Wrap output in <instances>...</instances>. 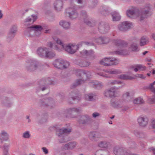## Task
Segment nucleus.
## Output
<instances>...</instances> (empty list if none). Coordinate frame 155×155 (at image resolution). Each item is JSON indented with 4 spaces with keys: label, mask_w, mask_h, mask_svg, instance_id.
Instances as JSON below:
<instances>
[{
    "label": "nucleus",
    "mask_w": 155,
    "mask_h": 155,
    "mask_svg": "<svg viewBox=\"0 0 155 155\" xmlns=\"http://www.w3.org/2000/svg\"><path fill=\"white\" fill-rule=\"evenodd\" d=\"M110 92V97H115L117 94V91L115 88L114 87L110 88L109 89Z\"/></svg>",
    "instance_id": "obj_39"
},
{
    "label": "nucleus",
    "mask_w": 155,
    "mask_h": 155,
    "mask_svg": "<svg viewBox=\"0 0 155 155\" xmlns=\"http://www.w3.org/2000/svg\"><path fill=\"white\" fill-rule=\"evenodd\" d=\"M113 44L119 48H123L127 45V43L124 41L120 39H115L112 40Z\"/></svg>",
    "instance_id": "obj_14"
},
{
    "label": "nucleus",
    "mask_w": 155,
    "mask_h": 155,
    "mask_svg": "<svg viewBox=\"0 0 155 155\" xmlns=\"http://www.w3.org/2000/svg\"><path fill=\"white\" fill-rule=\"evenodd\" d=\"M58 125H55L54 126L51 127L50 129L51 130H56L57 133L59 134L58 136H60V135L68 134L71 131V129H70L64 128L58 129Z\"/></svg>",
    "instance_id": "obj_7"
},
{
    "label": "nucleus",
    "mask_w": 155,
    "mask_h": 155,
    "mask_svg": "<svg viewBox=\"0 0 155 155\" xmlns=\"http://www.w3.org/2000/svg\"><path fill=\"white\" fill-rule=\"evenodd\" d=\"M3 103L5 106L8 107H10L12 105V103L8 101V98L7 100L6 99L4 101Z\"/></svg>",
    "instance_id": "obj_43"
},
{
    "label": "nucleus",
    "mask_w": 155,
    "mask_h": 155,
    "mask_svg": "<svg viewBox=\"0 0 155 155\" xmlns=\"http://www.w3.org/2000/svg\"><path fill=\"white\" fill-rule=\"evenodd\" d=\"M150 4H148L140 10L136 8L128 10L127 12V15L130 18L138 17L139 20L141 21L147 17V15L150 12Z\"/></svg>",
    "instance_id": "obj_2"
},
{
    "label": "nucleus",
    "mask_w": 155,
    "mask_h": 155,
    "mask_svg": "<svg viewBox=\"0 0 155 155\" xmlns=\"http://www.w3.org/2000/svg\"><path fill=\"white\" fill-rule=\"evenodd\" d=\"M1 135L2 136H6L8 135V134L5 131H2L1 133Z\"/></svg>",
    "instance_id": "obj_62"
},
{
    "label": "nucleus",
    "mask_w": 155,
    "mask_h": 155,
    "mask_svg": "<svg viewBox=\"0 0 155 155\" xmlns=\"http://www.w3.org/2000/svg\"><path fill=\"white\" fill-rule=\"evenodd\" d=\"M133 26L132 23L128 21H125L118 24L117 28L120 31L124 32L127 31Z\"/></svg>",
    "instance_id": "obj_6"
},
{
    "label": "nucleus",
    "mask_w": 155,
    "mask_h": 155,
    "mask_svg": "<svg viewBox=\"0 0 155 155\" xmlns=\"http://www.w3.org/2000/svg\"><path fill=\"white\" fill-rule=\"evenodd\" d=\"M60 25L65 29H68L70 27V23L64 20H62L59 23Z\"/></svg>",
    "instance_id": "obj_27"
},
{
    "label": "nucleus",
    "mask_w": 155,
    "mask_h": 155,
    "mask_svg": "<svg viewBox=\"0 0 155 155\" xmlns=\"http://www.w3.org/2000/svg\"><path fill=\"white\" fill-rule=\"evenodd\" d=\"M39 62L35 60H29L25 64L26 69L29 72L33 71L39 68Z\"/></svg>",
    "instance_id": "obj_4"
},
{
    "label": "nucleus",
    "mask_w": 155,
    "mask_h": 155,
    "mask_svg": "<svg viewBox=\"0 0 155 155\" xmlns=\"http://www.w3.org/2000/svg\"><path fill=\"white\" fill-rule=\"evenodd\" d=\"M91 44V43L88 42H82L81 43V44L80 45H90Z\"/></svg>",
    "instance_id": "obj_58"
},
{
    "label": "nucleus",
    "mask_w": 155,
    "mask_h": 155,
    "mask_svg": "<svg viewBox=\"0 0 155 155\" xmlns=\"http://www.w3.org/2000/svg\"><path fill=\"white\" fill-rule=\"evenodd\" d=\"M53 64L55 67L61 69H65L69 65L68 62L65 61L63 60L60 59L55 60Z\"/></svg>",
    "instance_id": "obj_5"
},
{
    "label": "nucleus",
    "mask_w": 155,
    "mask_h": 155,
    "mask_svg": "<svg viewBox=\"0 0 155 155\" xmlns=\"http://www.w3.org/2000/svg\"><path fill=\"white\" fill-rule=\"evenodd\" d=\"M91 118L88 115H85L80 117L78 120V122L80 124H90L91 121Z\"/></svg>",
    "instance_id": "obj_13"
},
{
    "label": "nucleus",
    "mask_w": 155,
    "mask_h": 155,
    "mask_svg": "<svg viewBox=\"0 0 155 155\" xmlns=\"http://www.w3.org/2000/svg\"><path fill=\"white\" fill-rule=\"evenodd\" d=\"M90 65L89 62L86 61H83L80 64L81 66L83 67H87Z\"/></svg>",
    "instance_id": "obj_47"
},
{
    "label": "nucleus",
    "mask_w": 155,
    "mask_h": 155,
    "mask_svg": "<svg viewBox=\"0 0 155 155\" xmlns=\"http://www.w3.org/2000/svg\"><path fill=\"white\" fill-rule=\"evenodd\" d=\"M137 121L140 126L144 127L147 124L148 119L146 117L141 116L138 117Z\"/></svg>",
    "instance_id": "obj_17"
},
{
    "label": "nucleus",
    "mask_w": 155,
    "mask_h": 155,
    "mask_svg": "<svg viewBox=\"0 0 155 155\" xmlns=\"http://www.w3.org/2000/svg\"><path fill=\"white\" fill-rule=\"evenodd\" d=\"M63 2L61 0H57L54 3L55 9L58 11L61 10L62 8Z\"/></svg>",
    "instance_id": "obj_22"
},
{
    "label": "nucleus",
    "mask_w": 155,
    "mask_h": 155,
    "mask_svg": "<svg viewBox=\"0 0 155 155\" xmlns=\"http://www.w3.org/2000/svg\"><path fill=\"white\" fill-rule=\"evenodd\" d=\"M111 15L113 21H118L120 19L121 17L119 13L116 11H114L112 12L111 13Z\"/></svg>",
    "instance_id": "obj_28"
},
{
    "label": "nucleus",
    "mask_w": 155,
    "mask_h": 155,
    "mask_svg": "<svg viewBox=\"0 0 155 155\" xmlns=\"http://www.w3.org/2000/svg\"><path fill=\"white\" fill-rule=\"evenodd\" d=\"M113 152L116 155H130V153L122 148L115 146L113 148Z\"/></svg>",
    "instance_id": "obj_12"
},
{
    "label": "nucleus",
    "mask_w": 155,
    "mask_h": 155,
    "mask_svg": "<svg viewBox=\"0 0 155 155\" xmlns=\"http://www.w3.org/2000/svg\"><path fill=\"white\" fill-rule=\"evenodd\" d=\"M151 123L152 127L154 129V132L155 133V119L152 120Z\"/></svg>",
    "instance_id": "obj_57"
},
{
    "label": "nucleus",
    "mask_w": 155,
    "mask_h": 155,
    "mask_svg": "<svg viewBox=\"0 0 155 155\" xmlns=\"http://www.w3.org/2000/svg\"><path fill=\"white\" fill-rule=\"evenodd\" d=\"M84 97L86 100L91 101H93L95 98V95L91 93L85 94Z\"/></svg>",
    "instance_id": "obj_30"
},
{
    "label": "nucleus",
    "mask_w": 155,
    "mask_h": 155,
    "mask_svg": "<svg viewBox=\"0 0 155 155\" xmlns=\"http://www.w3.org/2000/svg\"><path fill=\"white\" fill-rule=\"evenodd\" d=\"M55 53L52 51H49V49L48 48L45 58H51L55 57Z\"/></svg>",
    "instance_id": "obj_34"
},
{
    "label": "nucleus",
    "mask_w": 155,
    "mask_h": 155,
    "mask_svg": "<svg viewBox=\"0 0 155 155\" xmlns=\"http://www.w3.org/2000/svg\"><path fill=\"white\" fill-rule=\"evenodd\" d=\"M133 103L134 104H142L144 103V101L143 98L141 97H138L136 98L134 100Z\"/></svg>",
    "instance_id": "obj_38"
},
{
    "label": "nucleus",
    "mask_w": 155,
    "mask_h": 155,
    "mask_svg": "<svg viewBox=\"0 0 155 155\" xmlns=\"http://www.w3.org/2000/svg\"><path fill=\"white\" fill-rule=\"evenodd\" d=\"M91 85L97 89H100L102 88L103 84L101 83L98 82L97 81H93L91 83Z\"/></svg>",
    "instance_id": "obj_29"
},
{
    "label": "nucleus",
    "mask_w": 155,
    "mask_h": 155,
    "mask_svg": "<svg viewBox=\"0 0 155 155\" xmlns=\"http://www.w3.org/2000/svg\"><path fill=\"white\" fill-rule=\"evenodd\" d=\"M73 2H77L79 4L82 3L83 1L82 0H72Z\"/></svg>",
    "instance_id": "obj_64"
},
{
    "label": "nucleus",
    "mask_w": 155,
    "mask_h": 155,
    "mask_svg": "<svg viewBox=\"0 0 155 155\" xmlns=\"http://www.w3.org/2000/svg\"><path fill=\"white\" fill-rule=\"evenodd\" d=\"M114 145V144L111 142L102 141L101 142L98 144V146L101 148L110 149Z\"/></svg>",
    "instance_id": "obj_16"
},
{
    "label": "nucleus",
    "mask_w": 155,
    "mask_h": 155,
    "mask_svg": "<svg viewBox=\"0 0 155 155\" xmlns=\"http://www.w3.org/2000/svg\"><path fill=\"white\" fill-rule=\"evenodd\" d=\"M153 85H153L152 83H151L148 87V88L152 92H153L155 89V87H154Z\"/></svg>",
    "instance_id": "obj_56"
},
{
    "label": "nucleus",
    "mask_w": 155,
    "mask_h": 155,
    "mask_svg": "<svg viewBox=\"0 0 155 155\" xmlns=\"http://www.w3.org/2000/svg\"><path fill=\"white\" fill-rule=\"evenodd\" d=\"M58 140L59 142L61 143L67 142L70 140L71 139L69 136H59Z\"/></svg>",
    "instance_id": "obj_35"
},
{
    "label": "nucleus",
    "mask_w": 155,
    "mask_h": 155,
    "mask_svg": "<svg viewBox=\"0 0 155 155\" xmlns=\"http://www.w3.org/2000/svg\"><path fill=\"white\" fill-rule=\"evenodd\" d=\"M80 54L82 56H86L93 58L95 57L94 52L92 50L87 51L84 50L80 52Z\"/></svg>",
    "instance_id": "obj_18"
},
{
    "label": "nucleus",
    "mask_w": 155,
    "mask_h": 155,
    "mask_svg": "<svg viewBox=\"0 0 155 155\" xmlns=\"http://www.w3.org/2000/svg\"><path fill=\"white\" fill-rule=\"evenodd\" d=\"M48 48L45 47L38 48L36 51L37 54L40 57L45 58Z\"/></svg>",
    "instance_id": "obj_15"
},
{
    "label": "nucleus",
    "mask_w": 155,
    "mask_h": 155,
    "mask_svg": "<svg viewBox=\"0 0 155 155\" xmlns=\"http://www.w3.org/2000/svg\"><path fill=\"white\" fill-rule=\"evenodd\" d=\"M118 101H119V103L118 104H120V105L119 106V107H122L124 106V102L123 100H118Z\"/></svg>",
    "instance_id": "obj_55"
},
{
    "label": "nucleus",
    "mask_w": 155,
    "mask_h": 155,
    "mask_svg": "<svg viewBox=\"0 0 155 155\" xmlns=\"http://www.w3.org/2000/svg\"><path fill=\"white\" fill-rule=\"evenodd\" d=\"M67 12L69 15V18L71 19H74L77 18L78 14L77 11L74 7H70L67 9Z\"/></svg>",
    "instance_id": "obj_9"
},
{
    "label": "nucleus",
    "mask_w": 155,
    "mask_h": 155,
    "mask_svg": "<svg viewBox=\"0 0 155 155\" xmlns=\"http://www.w3.org/2000/svg\"><path fill=\"white\" fill-rule=\"evenodd\" d=\"M48 79H44L41 80L39 82V88L42 91H44L46 89V85L49 83Z\"/></svg>",
    "instance_id": "obj_21"
},
{
    "label": "nucleus",
    "mask_w": 155,
    "mask_h": 155,
    "mask_svg": "<svg viewBox=\"0 0 155 155\" xmlns=\"http://www.w3.org/2000/svg\"><path fill=\"white\" fill-rule=\"evenodd\" d=\"M105 71L108 73L112 74H117L122 72L120 70L117 69L106 70Z\"/></svg>",
    "instance_id": "obj_32"
},
{
    "label": "nucleus",
    "mask_w": 155,
    "mask_h": 155,
    "mask_svg": "<svg viewBox=\"0 0 155 155\" xmlns=\"http://www.w3.org/2000/svg\"><path fill=\"white\" fill-rule=\"evenodd\" d=\"M76 145L75 142H69L64 145V148L68 150H71L75 147Z\"/></svg>",
    "instance_id": "obj_26"
},
{
    "label": "nucleus",
    "mask_w": 155,
    "mask_h": 155,
    "mask_svg": "<svg viewBox=\"0 0 155 155\" xmlns=\"http://www.w3.org/2000/svg\"><path fill=\"white\" fill-rule=\"evenodd\" d=\"M43 29L42 27L40 25H34L26 28L25 33L28 36H33L34 35L38 36L41 34Z\"/></svg>",
    "instance_id": "obj_3"
},
{
    "label": "nucleus",
    "mask_w": 155,
    "mask_h": 155,
    "mask_svg": "<svg viewBox=\"0 0 155 155\" xmlns=\"http://www.w3.org/2000/svg\"><path fill=\"white\" fill-rule=\"evenodd\" d=\"M41 104L43 106L48 105L51 107L54 105V101L51 98L45 99L43 101H42Z\"/></svg>",
    "instance_id": "obj_23"
},
{
    "label": "nucleus",
    "mask_w": 155,
    "mask_h": 155,
    "mask_svg": "<svg viewBox=\"0 0 155 155\" xmlns=\"http://www.w3.org/2000/svg\"><path fill=\"white\" fill-rule=\"evenodd\" d=\"M110 58H105L100 61V63L102 65L105 66H110L112 65L111 63V61H113V59Z\"/></svg>",
    "instance_id": "obj_19"
},
{
    "label": "nucleus",
    "mask_w": 155,
    "mask_h": 155,
    "mask_svg": "<svg viewBox=\"0 0 155 155\" xmlns=\"http://www.w3.org/2000/svg\"><path fill=\"white\" fill-rule=\"evenodd\" d=\"M17 26L16 25H13L11 27L8 35L7 40L9 41L15 36L17 31Z\"/></svg>",
    "instance_id": "obj_10"
},
{
    "label": "nucleus",
    "mask_w": 155,
    "mask_h": 155,
    "mask_svg": "<svg viewBox=\"0 0 155 155\" xmlns=\"http://www.w3.org/2000/svg\"><path fill=\"white\" fill-rule=\"evenodd\" d=\"M119 101H118V100H112L110 101V104L111 106L114 107H119V106L120 104H119Z\"/></svg>",
    "instance_id": "obj_40"
},
{
    "label": "nucleus",
    "mask_w": 155,
    "mask_h": 155,
    "mask_svg": "<svg viewBox=\"0 0 155 155\" xmlns=\"http://www.w3.org/2000/svg\"><path fill=\"white\" fill-rule=\"evenodd\" d=\"M42 149L45 154H47L48 153V150L46 147H43L42 148Z\"/></svg>",
    "instance_id": "obj_60"
},
{
    "label": "nucleus",
    "mask_w": 155,
    "mask_h": 155,
    "mask_svg": "<svg viewBox=\"0 0 155 155\" xmlns=\"http://www.w3.org/2000/svg\"><path fill=\"white\" fill-rule=\"evenodd\" d=\"M130 48L133 51H137L138 49L137 45L135 43L132 44Z\"/></svg>",
    "instance_id": "obj_44"
},
{
    "label": "nucleus",
    "mask_w": 155,
    "mask_h": 155,
    "mask_svg": "<svg viewBox=\"0 0 155 155\" xmlns=\"http://www.w3.org/2000/svg\"><path fill=\"white\" fill-rule=\"evenodd\" d=\"M133 134H132L134 135H139L140 134V133L137 130L134 131H133Z\"/></svg>",
    "instance_id": "obj_63"
},
{
    "label": "nucleus",
    "mask_w": 155,
    "mask_h": 155,
    "mask_svg": "<svg viewBox=\"0 0 155 155\" xmlns=\"http://www.w3.org/2000/svg\"><path fill=\"white\" fill-rule=\"evenodd\" d=\"M90 140L93 141H97L99 140L98 136H89Z\"/></svg>",
    "instance_id": "obj_48"
},
{
    "label": "nucleus",
    "mask_w": 155,
    "mask_h": 155,
    "mask_svg": "<svg viewBox=\"0 0 155 155\" xmlns=\"http://www.w3.org/2000/svg\"><path fill=\"white\" fill-rule=\"evenodd\" d=\"M115 54L120 55H126L128 54V52L126 50L117 51L114 52Z\"/></svg>",
    "instance_id": "obj_42"
},
{
    "label": "nucleus",
    "mask_w": 155,
    "mask_h": 155,
    "mask_svg": "<svg viewBox=\"0 0 155 155\" xmlns=\"http://www.w3.org/2000/svg\"><path fill=\"white\" fill-rule=\"evenodd\" d=\"M92 116L94 118H96L97 117L99 116L100 114L97 112H94L92 114Z\"/></svg>",
    "instance_id": "obj_59"
},
{
    "label": "nucleus",
    "mask_w": 155,
    "mask_h": 155,
    "mask_svg": "<svg viewBox=\"0 0 155 155\" xmlns=\"http://www.w3.org/2000/svg\"><path fill=\"white\" fill-rule=\"evenodd\" d=\"M37 16L36 15L33 14L31 16L27 18L24 22V25L27 26V27L28 26L31 24L33 23L36 20Z\"/></svg>",
    "instance_id": "obj_11"
},
{
    "label": "nucleus",
    "mask_w": 155,
    "mask_h": 155,
    "mask_svg": "<svg viewBox=\"0 0 155 155\" xmlns=\"http://www.w3.org/2000/svg\"><path fill=\"white\" fill-rule=\"evenodd\" d=\"M81 111L80 108L74 107L72 108H70L68 110V113L71 114H72L74 113L78 114Z\"/></svg>",
    "instance_id": "obj_31"
},
{
    "label": "nucleus",
    "mask_w": 155,
    "mask_h": 155,
    "mask_svg": "<svg viewBox=\"0 0 155 155\" xmlns=\"http://www.w3.org/2000/svg\"><path fill=\"white\" fill-rule=\"evenodd\" d=\"M149 42V39L145 36L142 37L140 40V45L141 46H143L146 45Z\"/></svg>",
    "instance_id": "obj_36"
},
{
    "label": "nucleus",
    "mask_w": 155,
    "mask_h": 155,
    "mask_svg": "<svg viewBox=\"0 0 155 155\" xmlns=\"http://www.w3.org/2000/svg\"><path fill=\"white\" fill-rule=\"evenodd\" d=\"M136 67H137L139 70L141 71H143L146 69V67L143 65L141 64H137L136 66Z\"/></svg>",
    "instance_id": "obj_45"
},
{
    "label": "nucleus",
    "mask_w": 155,
    "mask_h": 155,
    "mask_svg": "<svg viewBox=\"0 0 155 155\" xmlns=\"http://www.w3.org/2000/svg\"><path fill=\"white\" fill-rule=\"evenodd\" d=\"M111 59H113V61L111 62V63L112 64V65H117L119 63V61L118 60L113 58H112Z\"/></svg>",
    "instance_id": "obj_51"
},
{
    "label": "nucleus",
    "mask_w": 155,
    "mask_h": 155,
    "mask_svg": "<svg viewBox=\"0 0 155 155\" xmlns=\"http://www.w3.org/2000/svg\"><path fill=\"white\" fill-rule=\"evenodd\" d=\"M95 41L99 44H104L108 43L109 39L105 37H100L95 39Z\"/></svg>",
    "instance_id": "obj_20"
},
{
    "label": "nucleus",
    "mask_w": 155,
    "mask_h": 155,
    "mask_svg": "<svg viewBox=\"0 0 155 155\" xmlns=\"http://www.w3.org/2000/svg\"><path fill=\"white\" fill-rule=\"evenodd\" d=\"M123 98L125 101L128 102L130 101L131 99V96L129 92H127L123 95Z\"/></svg>",
    "instance_id": "obj_33"
},
{
    "label": "nucleus",
    "mask_w": 155,
    "mask_h": 155,
    "mask_svg": "<svg viewBox=\"0 0 155 155\" xmlns=\"http://www.w3.org/2000/svg\"><path fill=\"white\" fill-rule=\"evenodd\" d=\"M90 74V73L88 71H87L86 72H85L84 71H79V74H80V76H81V75L83 76L84 75H86L87 76V75L89 74Z\"/></svg>",
    "instance_id": "obj_52"
},
{
    "label": "nucleus",
    "mask_w": 155,
    "mask_h": 155,
    "mask_svg": "<svg viewBox=\"0 0 155 155\" xmlns=\"http://www.w3.org/2000/svg\"><path fill=\"white\" fill-rule=\"evenodd\" d=\"M8 139V136H0V140L1 142L6 141Z\"/></svg>",
    "instance_id": "obj_46"
},
{
    "label": "nucleus",
    "mask_w": 155,
    "mask_h": 155,
    "mask_svg": "<svg viewBox=\"0 0 155 155\" xmlns=\"http://www.w3.org/2000/svg\"><path fill=\"white\" fill-rule=\"evenodd\" d=\"M104 96L106 97H110V91L109 89L105 91L104 92Z\"/></svg>",
    "instance_id": "obj_50"
},
{
    "label": "nucleus",
    "mask_w": 155,
    "mask_h": 155,
    "mask_svg": "<svg viewBox=\"0 0 155 155\" xmlns=\"http://www.w3.org/2000/svg\"><path fill=\"white\" fill-rule=\"evenodd\" d=\"M97 0H94V1H93L92 3V5H91V7L92 8L94 7L97 4Z\"/></svg>",
    "instance_id": "obj_61"
},
{
    "label": "nucleus",
    "mask_w": 155,
    "mask_h": 155,
    "mask_svg": "<svg viewBox=\"0 0 155 155\" xmlns=\"http://www.w3.org/2000/svg\"><path fill=\"white\" fill-rule=\"evenodd\" d=\"M9 145H4L3 147V152H8V148L9 147Z\"/></svg>",
    "instance_id": "obj_53"
},
{
    "label": "nucleus",
    "mask_w": 155,
    "mask_h": 155,
    "mask_svg": "<svg viewBox=\"0 0 155 155\" xmlns=\"http://www.w3.org/2000/svg\"><path fill=\"white\" fill-rule=\"evenodd\" d=\"M81 15L84 19V22L89 26H92L91 22L89 21L88 19L86 18H87V15L86 12L85 11H82L81 13Z\"/></svg>",
    "instance_id": "obj_25"
},
{
    "label": "nucleus",
    "mask_w": 155,
    "mask_h": 155,
    "mask_svg": "<svg viewBox=\"0 0 155 155\" xmlns=\"http://www.w3.org/2000/svg\"><path fill=\"white\" fill-rule=\"evenodd\" d=\"M84 82V81L82 80L81 79H79L78 80H77L72 85L71 87L72 88H74L79 85L81 83H82Z\"/></svg>",
    "instance_id": "obj_41"
},
{
    "label": "nucleus",
    "mask_w": 155,
    "mask_h": 155,
    "mask_svg": "<svg viewBox=\"0 0 155 155\" xmlns=\"http://www.w3.org/2000/svg\"><path fill=\"white\" fill-rule=\"evenodd\" d=\"M119 78L120 79H124V80H131L133 79H135V78L134 77H132L130 76H129L128 75L122 74H121L119 76Z\"/></svg>",
    "instance_id": "obj_37"
},
{
    "label": "nucleus",
    "mask_w": 155,
    "mask_h": 155,
    "mask_svg": "<svg viewBox=\"0 0 155 155\" xmlns=\"http://www.w3.org/2000/svg\"><path fill=\"white\" fill-rule=\"evenodd\" d=\"M107 84L109 85L116 84L121 85L119 87V88L122 87L124 85V84L123 82L116 80L110 81H109L107 83Z\"/></svg>",
    "instance_id": "obj_24"
},
{
    "label": "nucleus",
    "mask_w": 155,
    "mask_h": 155,
    "mask_svg": "<svg viewBox=\"0 0 155 155\" xmlns=\"http://www.w3.org/2000/svg\"><path fill=\"white\" fill-rule=\"evenodd\" d=\"M98 28L101 33L105 34L109 31L110 27L107 23L102 22L99 24Z\"/></svg>",
    "instance_id": "obj_8"
},
{
    "label": "nucleus",
    "mask_w": 155,
    "mask_h": 155,
    "mask_svg": "<svg viewBox=\"0 0 155 155\" xmlns=\"http://www.w3.org/2000/svg\"><path fill=\"white\" fill-rule=\"evenodd\" d=\"M97 74L100 75L101 76H102L105 78H108L110 77L107 74H104L103 73H97Z\"/></svg>",
    "instance_id": "obj_54"
},
{
    "label": "nucleus",
    "mask_w": 155,
    "mask_h": 155,
    "mask_svg": "<svg viewBox=\"0 0 155 155\" xmlns=\"http://www.w3.org/2000/svg\"><path fill=\"white\" fill-rule=\"evenodd\" d=\"M134 77L135 78H140L142 79H144L146 78V76L142 74H137L135 75Z\"/></svg>",
    "instance_id": "obj_49"
},
{
    "label": "nucleus",
    "mask_w": 155,
    "mask_h": 155,
    "mask_svg": "<svg viewBox=\"0 0 155 155\" xmlns=\"http://www.w3.org/2000/svg\"><path fill=\"white\" fill-rule=\"evenodd\" d=\"M54 40L57 44L61 46V47H58L55 43L51 42L48 43V46L50 48L57 51H60L61 49H63L68 53L71 54H73L76 52L78 49L79 45H78L74 44H69L65 45L61 40L59 38H57L56 39H54Z\"/></svg>",
    "instance_id": "obj_1"
}]
</instances>
